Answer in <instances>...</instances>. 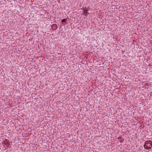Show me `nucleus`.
Instances as JSON below:
<instances>
[{
  "instance_id": "423d86ee",
  "label": "nucleus",
  "mask_w": 152,
  "mask_h": 152,
  "mask_svg": "<svg viewBox=\"0 0 152 152\" xmlns=\"http://www.w3.org/2000/svg\"><path fill=\"white\" fill-rule=\"evenodd\" d=\"M85 9H84V8H83L82 10L84 11V12H85Z\"/></svg>"
},
{
  "instance_id": "20e7f679",
  "label": "nucleus",
  "mask_w": 152,
  "mask_h": 152,
  "mask_svg": "<svg viewBox=\"0 0 152 152\" xmlns=\"http://www.w3.org/2000/svg\"><path fill=\"white\" fill-rule=\"evenodd\" d=\"M65 20H66L65 19H63L61 20V22H65Z\"/></svg>"
},
{
  "instance_id": "39448f33",
  "label": "nucleus",
  "mask_w": 152,
  "mask_h": 152,
  "mask_svg": "<svg viewBox=\"0 0 152 152\" xmlns=\"http://www.w3.org/2000/svg\"><path fill=\"white\" fill-rule=\"evenodd\" d=\"M88 11V9H87L86 8L85 9V12H87Z\"/></svg>"
},
{
  "instance_id": "f03ea898",
  "label": "nucleus",
  "mask_w": 152,
  "mask_h": 152,
  "mask_svg": "<svg viewBox=\"0 0 152 152\" xmlns=\"http://www.w3.org/2000/svg\"><path fill=\"white\" fill-rule=\"evenodd\" d=\"M51 27L54 30H55L57 28V25L56 24H53L51 26Z\"/></svg>"
},
{
  "instance_id": "f257e3e1",
  "label": "nucleus",
  "mask_w": 152,
  "mask_h": 152,
  "mask_svg": "<svg viewBox=\"0 0 152 152\" xmlns=\"http://www.w3.org/2000/svg\"><path fill=\"white\" fill-rule=\"evenodd\" d=\"M144 147L145 149L147 150L151 149L152 147V142L150 140L146 141L144 145Z\"/></svg>"
},
{
  "instance_id": "7ed1b4c3",
  "label": "nucleus",
  "mask_w": 152,
  "mask_h": 152,
  "mask_svg": "<svg viewBox=\"0 0 152 152\" xmlns=\"http://www.w3.org/2000/svg\"><path fill=\"white\" fill-rule=\"evenodd\" d=\"M83 14L85 16H86L89 14V13L88 12H83Z\"/></svg>"
}]
</instances>
